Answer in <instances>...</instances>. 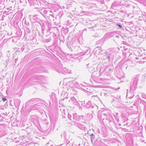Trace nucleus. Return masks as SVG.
<instances>
[{
  "label": "nucleus",
  "mask_w": 146,
  "mask_h": 146,
  "mask_svg": "<svg viewBox=\"0 0 146 146\" xmlns=\"http://www.w3.org/2000/svg\"><path fill=\"white\" fill-rule=\"evenodd\" d=\"M2 100L3 101H5L7 100V99L5 98H2Z\"/></svg>",
  "instance_id": "nucleus-1"
},
{
  "label": "nucleus",
  "mask_w": 146,
  "mask_h": 146,
  "mask_svg": "<svg viewBox=\"0 0 146 146\" xmlns=\"http://www.w3.org/2000/svg\"><path fill=\"white\" fill-rule=\"evenodd\" d=\"M117 25H118L120 28H121L122 27V26L119 24H117Z\"/></svg>",
  "instance_id": "nucleus-2"
}]
</instances>
